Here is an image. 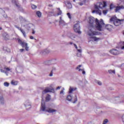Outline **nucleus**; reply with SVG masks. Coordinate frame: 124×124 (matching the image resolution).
Instances as JSON below:
<instances>
[{
  "mask_svg": "<svg viewBox=\"0 0 124 124\" xmlns=\"http://www.w3.org/2000/svg\"><path fill=\"white\" fill-rule=\"evenodd\" d=\"M32 9H35L37 7L35 5H31Z\"/></svg>",
  "mask_w": 124,
  "mask_h": 124,
  "instance_id": "35",
  "label": "nucleus"
},
{
  "mask_svg": "<svg viewBox=\"0 0 124 124\" xmlns=\"http://www.w3.org/2000/svg\"><path fill=\"white\" fill-rule=\"evenodd\" d=\"M0 103L2 105L4 104V99L3 98V96L1 94H0Z\"/></svg>",
  "mask_w": 124,
  "mask_h": 124,
  "instance_id": "19",
  "label": "nucleus"
},
{
  "mask_svg": "<svg viewBox=\"0 0 124 124\" xmlns=\"http://www.w3.org/2000/svg\"><path fill=\"white\" fill-rule=\"evenodd\" d=\"M112 28H113V26H112V25H109V24L106 25L105 24L104 28L102 30H101V31H103L105 29H107V30H108V31H111V30H112Z\"/></svg>",
  "mask_w": 124,
  "mask_h": 124,
  "instance_id": "15",
  "label": "nucleus"
},
{
  "mask_svg": "<svg viewBox=\"0 0 124 124\" xmlns=\"http://www.w3.org/2000/svg\"><path fill=\"white\" fill-rule=\"evenodd\" d=\"M107 12H108V10H104L103 11V13L104 14V15H106L107 14Z\"/></svg>",
  "mask_w": 124,
  "mask_h": 124,
  "instance_id": "36",
  "label": "nucleus"
},
{
  "mask_svg": "<svg viewBox=\"0 0 124 124\" xmlns=\"http://www.w3.org/2000/svg\"><path fill=\"white\" fill-rule=\"evenodd\" d=\"M24 27H25V28H26L27 29V30H30V28H31V27H32L33 25L32 24H28L27 25H26V24H25Z\"/></svg>",
  "mask_w": 124,
  "mask_h": 124,
  "instance_id": "20",
  "label": "nucleus"
},
{
  "mask_svg": "<svg viewBox=\"0 0 124 124\" xmlns=\"http://www.w3.org/2000/svg\"><path fill=\"white\" fill-rule=\"evenodd\" d=\"M78 52H79V53H78L77 56L78 57H80L81 56V53H82V49H78Z\"/></svg>",
  "mask_w": 124,
  "mask_h": 124,
  "instance_id": "28",
  "label": "nucleus"
},
{
  "mask_svg": "<svg viewBox=\"0 0 124 124\" xmlns=\"http://www.w3.org/2000/svg\"><path fill=\"white\" fill-rule=\"evenodd\" d=\"M123 34L124 35V31H123Z\"/></svg>",
  "mask_w": 124,
  "mask_h": 124,
  "instance_id": "48",
  "label": "nucleus"
},
{
  "mask_svg": "<svg viewBox=\"0 0 124 124\" xmlns=\"http://www.w3.org/2000/svg\"><path fill=\"white\" fill-rule=\"evenodd\" d=\"M24 106H25L26 109L29 110V109H31V102L29 101H26L24 103Z\"/></svg>",
  "mask_w": 124,
  "mask_h": 124,
  "instance_id": "14",
  "label": "nucleus"
},
{
  "mask_svg": "<svg viewBox=\"0 0 124 124\" xmlns=\"http://www.w3.org/2000/svg\"><path fill=\"white\" fill-rule=\"evenodd\" d=\"M59 24L61 26H66V23H65V22H64V21H63V20H62V17H60Z\"/></svg>",
  "mask_w": 124,
  "mask_h": 124,
  "instance_id": "18",
  "label": "nucleus"
},
{
  "mask_svg": "<svg viewBox=\"0 0 124 124\" xmlns=\"http://www.w3.org/2000/svg\"><path fill=\"white\" fill-rule=\"evenodd\" d=\"M120 45L121 47L122 50H124V42H121L120 43Z\"/></svg>",
  "mask_w": 124,
  "mask_h": 124,
  "instance_id": "24",
  "label": "nucleus"
},
{
  "mask_svg": "<svg viewBox=\"0 0 124 124\" xmlns=\"http://www.w3.org/2000/svg\"><path fill=\"white\" fill-rule=\"evenodd\" d=\"M41 106V109L44 112H48V113H55V112H57V110L55 109L45 107V102L43 100H42Z\"/></svg>",
  "mask_w": 124,
  "mask_h": 124,
  "instance_id": "3",
  "label": "nucleus"
},
{
  "mask_svg": "<svg viewBox=\"0 0 124 124\" xmlns=\"http://www.w3.org/2000/svg\"><path fill=\"white\" fill-rule=\"evenodd\" d=\"M30 38V39H34V38L32 36H31Z\"/></svg>",
  "mask_w": 124,
  "mask_h": 124,
  "instance_id": "43",
  "label": "nucleus"
},
{
  "mask_svg": "<svg viewBox=\"0 0 124 124\" xmlns=\"http://www.w3.org/2000/svg\"><path fill=\"white\" fill-rule=\"evenodd\" d=\"M108 119H105L103 121V124H106L108 123Z\"/></svg>",
  "mask_w": 124,
  "mask_h": 124,
  "instance_id": "33",
  "label": "nucleus"
},
{
  "mask_svg": "<svg viewBox=\"0 0 124 124\" xmlns=\"http://www.w3.org/2000/svg\"><path fill=\"white\" fill-rule=\"evenodd\" d=\"M81 66H82V65H79L77 67V69H80V67H81Z\"/></svg>",
  "mask_w": 124,
  "mask_h": 124,
  "instance_id": "42",
  "label": "nucleus"
},
{
  "mask_svg": "<svg viewBox=\"0 0 124 124\" xmlns=\"http://www.w3.org/2000/svg\"><path fill=\"white\" fill-rule=\"evenodd\" d=\"M50 77H52V76H53V71H51L49 75Z\"/></svg>",
  "mask_w": 124,
  "mask_h": 124,
  "instance_id": "41",
  "label": "nucleus"
},
{
  "mask_svg": "<svg viewBox=\"0 0 124 124\" xmlns=\"http://www.w3.org/2000/svg\"><path fill=\"white\" fill-rule=\"evenodd\" d=\"M21 32H22L24 37H25V38L27 37V34H26V31H24V30L22 29L21 31H20Z\"/></svg>",
  "mask_w": 124,
  "mask_h": 124,
  "instance_id": "21",
  "label": "nucleus"
},
{
  "mask_svg": "<svg viewBox=\"0 0 124 124\" xmlns=\"http://www.w3.org/2000/svg\"><path fill=\"white\" fill-rule=\"evenodd\" d=\"M36 14L37 16H38L39 17V18H40V17H41V16L42 15V14L40 11H37L36 13Z\"/></svg>",
  "mask_w": 124,
  "mask_h": 124,
  "instance_id": "25",
  "label": "nucleus"
},
{
  "mask_svg": "<svg viewBox=\"0 0 124 124\" xmlns=\"http://www.w3.org/2000/svg\"><path fill=\"white\" fill-rule=\"evenodd\" d=\"M19 20L20 21V23L21 24V27H25V24H27V20L25 18L23 17L22 16H19Z\"/></svg>",
  "mask_w": 124,
  "mask_h": 124,
  "instance_id": "13",
  "label": "nucleus"
},
{
  "mask_svg": "<svg viewBox=\"0 0 124 124\" xmlns=\"http://www.w3.org/2000/svg\"><path fill=\"white\" fill-rule=\"evenodd\" d=\"M74 45L75 48H76V49H77V48H78L77 46L75 44H74Z\"/></svg>",
  "mask_w": 124,
  "mask_h": 124,
  "instance_id": "47",
  "label": "nucleus"
},
{
  "mask_svg": "<svg viewBox=\"0 0 124 124\" xmlns=\"http://www.w3.org/2000/svg\"><path fill=\"white\" fill-rule=\"evenodd\" d=\"M80 1H81V2L78 3V4H79V5L82 6V5H83V4H84V3H85L86 0H80Z\"/></svg>",
  "mask_w": 124,
  "mask_h": 124,
  "instance_id": "27",
  "label": "nucleus"
},
{
  "mask_svg": "<svg viewBox=\"0 0 124 124\" xmlns=\"http://www.w3.org/2000/svg\"><path fill=\"white\" fill-rule=\"evenodd\" d=\"M74 30L75 32H78V33H81V31H80V24L79 23H77V24L74 25Z\"/></svg>",
  "mask_w": 124,
  "mask_h": 124,
  "instance_id": "11",
  "label": "nucleus"
},
{
  "mask_svg": "<svg viewBox=\"0 0 124 124\" xmlns=\"http://www.w3.org/2000/svg\"><path fill=\"white\" fill-rule=\"evenodd\" d=\"M46 93H55V90H54V88H53V84H50L49 87H46L43 92V94Z\"/></svg>",
  "mask_w": 124,
  "mask_h": 124,
  "instance_id": "6",
  "label": "nucleus"
},
{
  "mask_svg": "<svg viewBox=\"0 0 124 124\" xmlns=\"http://www.w3.org/2000/svg\"><path fill=\"white\" fill-rule=\"evenodd\" d=\"M67 15L69 19H71V16H70V14L69 13H67Z\"/></svg>",
  "mask_w": 124,
  "mask_h": 124,
  "instance_id": "38",
  "label": "nucleus"
},
{
  "mask_svg": "<svg viewBox=\"0 0 124 124\" xmlns=\"http://www.w3.org/2000/svg\"><path fill=\"white\" fill-rule=\"evenodd\" d=\"M46 101H49V100H50V99H51V96H50L49 95H48L46 97Z\"/></svg>",
  "mask_w": 124,
  "mask_h": 124,
  "instance_id": "31",
  "label": "nucleus"
},
{
  "mask_svg": "<svg viewBox=\"0 0 124 124\" xmlns=\"http://www.w3.org/2000/svg\"><path fill=\"white\" fill-rule=\"evenodd\" d=\"M12 2L13 4H15L16 5L18 10H20L21 12H24V9L21 7L20 4H19V2H18V0H12Z\"/></svg>",
  "mask_w": 124,
  "mask_h": 124,
  "instance_id": "8",
  "label": "nucleus"
},
{
  "mask_svg": "<svg viewBox=\"0 0 124 124\" xmlns=\"http://www.w3.org/2000/svg\"><path fill=\"white\" fill-rule=\"evenodd\" d=\"M70 44L72 45V43H70Z\"/></svg>",
  "mask_w": 124,
  "mask_h": 124,
  "instance_id": "50",
  "label": "nucleus"
},
{
  "mask_svg": "<svg viewBox=\"0 0 124 124\" xmlns=\"http://www.w3.org/2000/svg\"><path fill=\"white\" fill-rule=\"evenodd\" d=\"M18 42L22 48H25L26 51H29L30 47L29 46L28 43H26L25 41L21 40L20 39H18Z\"/></svg>",
  "mask_w": 124,
  "mask_h": 124,
  "instance_id": "5",
  "label": "nucleus"
},
{
  "mask_svg": "<svg viewBox=\"0 0 124 124\" xmlns=\"http://www.w3.org/2000/svg\"><path fill=\"white\" fill-rule=\"evenodd\" d=\"M124 97V95H121L119 97H115L113 100V103H124V100H121L120 98H123Z\"/></svg>",
  "mask_w": 124,
  "mask_h": 124,
  "instance_id": "10",
  "label": "nucleus"
},
{
  "mask_svg": "<svg viewBox=\"0 0 124 124\" xmlns=\"http://www.w3.org/2000/svg\"><path fill=\"white\" fill-rule=\"evenodd\" d=\"M58 15H62V11L60 10V8L58 9Z\"/></svg>",
  "mask_w": 124,
  "mask_h": 124,
  "instance_id": "37",
  "label": "nucleus"
},
{
  "mask_svg": "<svg viewBox=\"0 0 124 124\" xmlns=\"http://www.w3.org/2000/svg\"><path fill=\"white\" fill-rule=\"evenodd\" d=\"M61 88H62V87H61V86H58V87L57 88V90H60V89H61Z\"/></svg>",
  "mask_w": 124,
  "mask_h": 124,
  "instance_id": "45",
  "label": "nucleus"
},
{
  "mask_svg": "<svg viewBox=\"0 0 124 124\" xmlns=\"http://www.w3.org/2000/svg\"><path fill=\"white\" fill-rule=\"evenodd\" d=\"M124 21V19H118L116 17H111L110 19V22H113L114 25L116 27L120 26V25H121V24H122Z\"/></svg>",
  "mask_w": 124,
  "mask_h": 124,
  "instance_id": "4",
  "label": "nucleus"
},
{
  "mask_svg": "<svg viewBox=\"0 0 124 124\" xmlns=\"http://www.w3.org/2000/svg\"><path fill=\"white\" fill-rule=\"evenodd\" d=\"M4 86L5 87H8L9 86V83L7 82H5L4 83Z\"/></svg>",
  "mask_w": 124,
  "mask_h": 124,
  "instance_id": "32",
  "label": "nucleus"
},
{
  "mask_svg": "<svg viewBox=\"0 0 124 124\" xmlns=\"http://www.w3.org/2000/svg\"><path fill=\"white\" fill-rule=\"evenodd\" d=\"M77 90V88L76 87H72L71 86L70 87L69 90V93H72L73 92L75 91H76Z\"/></svg>",
  "mask_w": 124,
  "mask_h": 124,
  "instance_id": "17",
  "label": "nucleus"
},
{
  "mask_svg": "<svg viewBox=\"0 0 124 124\" xmlns=\"http://www.w3.org/2000/svg\"><path fill=\"white\" fill-rule=\"evenodd\" d=\"M73 1H74V2H75V1H76V0H73Z\"/></svg>",
  "mask_w": 124,
  "mask_h": 124,
  "instance_id": "49",
  "label": "nucleus"
},
{
  "mask_svg": "<svg viewBox=\"0 0 124 124\" xmlns=\"http://www.w3.org/2000/svg\"><path fill=\"white\" fill-rule=\"evenodd\" d=\"M66 5L68 8H72V5L70 2H67Z\"/></svg>",
  "mask_w": 124,
  "mask_h": 124,
  "instance_id": "23",
  "label": "nucleus"
},
{
  "mask_svg": "<svg viewBox=\"0 0 124 124\" xmlns=\"http://www.w3.org/2000/svg\"><path fill=\"white\" fill-rule=\"evenodd\" d=\"M69 37H70V38H71V39H74V38H75L76 37V36L72 33H71L69 35Z\"/></svg>",
  "mask_w": 124,
  "mask_h": 124,
  "instance_id": "22",
  "label": "nucleus"
},
{
  "mask_svg": "<svg viewBox=\"0 0 124 124\" xmlns=\"http://www.w3.org/2000/svg\"><path fill=\"white\" fill-rule=\"evenodd\" d=\"M2 37L5 40H8V39H9V35L8 34H7V33H3L2 34Z\"/></svg>",
  "mask_w": 124,
  "mask_h": 124,
  "instance_id": "16",
  "label": "nucleus"
},
{
  "mask_svg": "<svg viewBox=\"0 0 124 124\" xmlns=\"http://www.w3.org/2000/svg\"><path fill=\"white\" fill-rule=\"evenodd\" d=\"M11 84H12V85H13L14 86H16L18 84V81L12 80L11 81Z\"/></svg>",
  "mask_w": 124,
  "mask_h": 124,
  "instance_id": "26",
  "label": "nucleus"
},
{
  "mask_svg": "<svg viewBox=\"0 0 124 124\" xmlns=\"http://www.w3.org/2000/svg\"><path fill=\"white\" fill-rule=\"evenodd\" d=\"M109 53H110V54H112V55H114L115 56H116L117 55H119L122 53V51H119L116 49H113L109 51Z\"/></svg>",
  "mask_w": 124,
  "mask_h": 124,
  "instance_id": "12",
  "label": "nucleus"
},
{
  "mask_svg": "<svg viewBox=\"0 0 124 124\" xmlns=\"http://www.w3.org/2000/svg\"><path fill=\"white\" fill-rule=\"evenodd\" d=\"M60 94H64V88H62L60 92Z\"/></svg>",
  "mask_w": 124,
  "mask_h": 124,
  "instance_id": "30",
  "label": "nucleus"
},
{
  "mask_svg": "<svg viewBox=\"0 0 124 124\" xmlns=\"http://www.w3.org/2000/svg\"><path fill=\"white\" fill-rule=\"evenodd\" d=\"M89 23V30L87 31V34L89 35V39L90 41H95L97 42L100 40V38L95 37V35L99 34V32L96 31L95 29H97L98 31H101L104 29L105 27V23L103 21L102 19L99 20L93 17H90L88 19Z\"/></svg>",
  "mask_w": 124,
  "mask_h": 124,
  "instance_id": "1",
  "label": "nucleus"
},
{
  "mask_svg": "<svg viewBox=\"0 0 124 124\" xmlns=\"http://www.w3.org/2000/svg\"><path fill=\"white\" fill-rule=\"evenodd\" d=\"M15 28H16V29H18L19 30V31H21L22 30V28L17 26L16 25L15 26Z\"/></svg>",
  "mask_w": 124,
  "mask_h": 124,
  "instance_id": "40",
  "label": "nucleus"
},
{
  "mask_svg": "<svg viewBox=\"0 0 124 124\" xmlns=\"http://www.w3.org/2000/svg\"><path fill=\"white\" fill-rule=\"evenodd\" d=\"M109 73H113V74H115V70H108Z\"/></svg>",
  "mask_w": 124,
  "mask_h": 124,
  "instance_id": "34",
  "label": "nucleus"
},
{
  "mask_svg": "<svg viewBox=\"0 0 124 124\" xmlns=\"http://www.w3.org/2000/svg\"><path fill=\"white\" fill-rule=\"evenodd\" d=\"M20 52H24V51H25V49H20Z\"/></svg>",
  "mask_w": 124,
  "mask_h": 124,
  "instance_id": "44",
  "label": "nucleus"
},
{
  "mask_svg": "<svg viewBox=\"0 0 124 124\" xmlns=\"http://www.w3.org/2000/svg\"><path fill=\"white\" fill-rule=\"evenodd\" d=\"M106 6V2L103 1L102 2H99L95 5V10L92 11V13H96V14H99V15H101V11L99 10L102 9L104 7Z\"/></svg>",
  "mask_w": 124,
  "mask_h": 124,
  "instance_id": "2",
  "label": "nucleus"
},
{
  "mask_svg": "<svg viewBox=\"0 0 124 124\" xmlns=\"http://www.w3.org/2000/svg\"><path fill=\"white\" fill-rule=\"evenodd\" d=\"M32 34H34V33H35V31H34V30H32Z\"/></svg>",
  "mask_w": 124,
  "mask_h": 124,
  "instance_id": "46",
  "label": "nucleus"
},
{
  "mask_svg": "<svg viewBox=\"0 0 124 124\" xmlns=\"http://www.w3.org/2000/svg\"><path fill=\"white\" fill-rule=\"evenodd\" d=\"M66 99L68 101H72L73 103H75L78 100L77 97L76 96L75 97H73L71 94L68 95L66 97Z\"/></svg>",
  "mask_w": 124,
  "mask_h": 124,
  "instance_id": "9",
  "label": "nucleus"
},
{
  "mask_svg": "<svg viewBox=\"0 0 124 124\" xmlns=\"http://www.w3.org/2000/svg\"><path fill=\"white\" fill-rule=\"evenodd\" d=\"M78 71L79 72H82V74L85 75L86 74V72L84 70V69H78Z\"/></svg>",
  "mask_w": 124,
  "mask_h": 124,
  "instance_id": "29",
  "label": "nucleus"
},
{
  "mask_svg": "<svg viewBox=\"0 0 124 124\" xmlns=\"http://www.w3.org/2000/svg\"><path fill=\"white\" fill-rule=\"evenodd\" d=\"M97 84H98V85H99V86H101V85H102V83H101V82L99 81H97Z\"/></svg>",
  "mask_w": 124,
  "mask_h": 124,
  "instance_id": "39",
  "label": "nucleus"
},
{
  "mask_svg": "<svg viewBox=\"0 0 124 124\" xmlns=\"http://www.w3.org/2000/svg\"><path fill=\"white\" fill-rule=\"evenodd\" d=\"M113 8H115V12H119V11H120L121 9H124V6L121 5V6H115L114 4H111L110 5V9L112 10Z\"/></svg>",
  "mask_w": 124,
  "mask_h": 124,
  "instance_id": "7",
  "label": "nucleus"
}]
</instances>
